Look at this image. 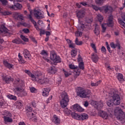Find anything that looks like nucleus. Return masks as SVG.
I'll list each match as a JSON object with an SVG mask.
<instances>
[{
	"instance_id": "obj_15",
	"label": "nucleus",
	"mask_w": 125,
	"mask_h": 125,
	"mask_svg": "<svg viewBox=\"0 0 125 125\" xmlns=\"http://www.w3.org/2000/svg\"><path fill=\"white\" fill-rule=\"evenodd\" d=\"M3 64L4 66L9 69V70H11V69H13L14 65L8 62V60L4 59L3 60Z\"/></svg>"
},
{
	"instance_id": "obj_45",
	"label": "nucleus",
	"mask_w": 125,
	"mask_h": 125,
	"mask_svg": "<svg viewBox=\"0 0 125 125\" xmlns=\"http://www.w3.org/2000/svg\"><path fill=\"white\" fill-rule=\"evenodd\" d=\"M105 44L106 45L107 49L108 50L109 53H112V50H111V48H110V46L108 43V42H105Z\"/></svg>"
},
{
	"instance_id": "obj_6",
	"label": "nucleus",
	"mask_w": 125,
	"mask_h": 125,
	"mask_svg": "<svg viewBox=\"0 0 125 125\" xmlns=\"http://www.w3.org/2000/svg\"><path fill=\"white\" fill-rule=\"evenodd\" d=\"M24 86H25V83L24 82L21 80H17L15 82L14 87L16 91H19L21 92L24 90Z\"/></svg>"
},
{
	"instance_id": "obj_55",
	"label": "nucleus",
	"mask_w": 125,
	"mask_h": 125,
	"mask_svg": "<svg viewBox=\"0 0 125 125\" xmlns=\"http://www.w3.org/2000/svg\"><path fill=\"white\" fill-rule=\"evenodd\" d=\"M78 62H83V58H82V56H81V55L79 54L78 57Z\"/></svg>"
},
{
	"instance_id": "obj_47",
	"label": "nucleus",
	"mask_w": 125,
	"mask_h": 125,
	"mask_svg": "<svg viewBox=\"0 0 125 125\" xmlns=\"http://www.w3.org/2000/svg\"><path fill=\"white\" fill-rule=\"evenodd\" d=\"M83 35V33L82 32H80L79 31L75 32V36L76 37H81Z\"/></svg>"
},
{
	"instance_id": "obj_10",
	"label": "nucleus",
	"mask_w": 125,
	"mask_h": 125,
	"mask_svg": "<svg viewBox=\"0 0 125 125\" xmlns=\"http://www.w3.org/2000/svg\"><path fill=\"white\" fill-rule=\"evenodd\" d=\"M33 81H36V82H38L41 84H43V83H48V80L47 79L43 78V75H42V78H41V76L38 74L36 75L35 78H34Z\"/></svg>"
},
{
	"instance_id": "obj_50",
	"label": "nucleus",
	"mask_w": 125,
	"mask_h": 125,
	"mask_svg": "<svg viewBox=\"0 0 125 125\" xmlns=\"http://www.w3.org/2000/svg\"><path fill=\"white\" fill-rule=\"evenodd\" d=\"M30 90L32 93H36V91H37V89L34 87H32L30 88Z\"/></svg>"
},
{
	"instance_id": "obj_62",
	"label": "nucleus",
	"mask_w": 125,
	"mask_h": 125,
	"mask_svg": "<svg viewBox=\"0 0 125 125\" xmlns=\"http://www.w3.org/2000/svg\"><path fill=\"white\" fill-rule=\"evenodd\" d=\"M121 18L124 20V21H125V13H122L121 14Z\"/></svg>"
},
{
	"instance_id": "obj_58",
	"label": "nucleus",
	"mask_w": 125,
	"mask_h": 125,
	"mask_svg": "<svg viewBox=\"0 0 125 125\" xmlns=\"http://www.w3.org/2000/svg\"><path fill=\"white\" fill-rule=\"evenodd\" d=\"M101 51L103 53H106V51H107L106 48L104 46H102L101 48Z\"/></svg>"
},
{
	"instance_id": "obj_35",
	"label": "nucleus",
	"mask_w": 125,
	"mask_h": 125,
	"mask_svg": "<svg viewBox=\"0 0 125 125\" xmlns=\"http://www.w3.org/2000/svg\"><path fill=\"white\" fill-rule=\"evenodd\" d=\"M95 104L97 106V109H101V108H102V107H103V102H102V101H100L99 102H96L95 103Z\"/></svg>"
},
{
	"instance_id": "obj_16",
	"label": "nucleus",
	"mask_w": 125,
	"mask_h": 125,
	"mask_svg": "<svg viewBox=\"0 0 125 125\" xmlns=\"http://www.w3.org/2000/svg\"><path fill=\"white\" fill-rule=\"evenodd\" d=\"M52 122L55 124V125H60L61 120L58 116L56 115H54L52 119Z\"/></svg>"
},
{
	"instance_id": "obj_49",
	"label": "nucleus",
	"mask_w": 125,
	"mask_h": 125,
	"mask_svg": "<svg viewBox=\"0 0 125 125\" xmlns=\"http://www.w3.org/2000/svg\"><path fill=\"white\" fill-rule=\"evenodd\" d=\"M91 46L92 48L94 49V52L97 53V50H96V47L95 46V44H94V43H91Z\"/></svg>"
},
{
	"instance_id": "obj_9",
	"label": "nucleus",
	"mask_w": 125,
	"mask_h": 125,
	"mask_svg": "<svg viewBox=\"0 0 125 125\" xmlns=\"http://www.w3.org/2000/svg\"><path fill=\"white\" fill-rule=\"evenodd\" d=\"M115 114L117 116V118L119 119V120H123L125 119V112L123 111L122 108L120 107H116L114 110Z\"/></svg>"
},
{
	"instance_id": "obj_24",
	"label": "nucleus",
	"mask_w": 125,
	"mask_h": 125,
	"mask_svg": "<svg viewBox=\"0 0 125 125\" xmlns=\"http://www.w3.org/2000/svg\"><path fill=\"white\" fill-rule=\"evenodd\" d=\"M48 73L54 75L56 72H57V69L54 66L51 67L48 70Z\"/></svg>"
},
{
	"instance_id": "obj_48",
	"label": "nucleus",
	"mask_w": 125,
	"mask_h": 125,
	"mask_svg": "<svg viewBox=\"0 0 125 125\" xmlns=\"http://www.w3.org/2000/svg\"><path fill=\"white\" fill-rule=\"evenodd\" d=\"M63 112H64V113H65V114H71V113H72V111L70 110V109H68V108H65L63 110Z\"/></svg>"
},
{
	"instance_id": "obj_14",
	"label": "nucleus",
	"mask_w": 125,
	"mask_h": 125,
	"mask_svg": "<svg viewBox=\"0 0 125 125\" xmlns=\"http://www.w3.org/2000/svg\"><path fill=\"white\" fill-rule=\"evenodd\" d=\"M2 80L3 82H5L6 83H9L10 82H13V78H11V77L8 76L7 75L2 76Z\"/></svg>"
},
{
	"instance_id": "obj_34",
	"label": "nucleus",
	"mask_w": 125,
	"mask_h": 125,
	"mask_svg": "<svg viewBox=\"0 0 125 125\" xmlns=\"http://www.w3.org/2000/svg\"><path fill=\"white\" fill-rule=\"evenodd\" d=\"M94 33L96 36H98L100 34V28L99 27L96 26L94 30Z\"/></svg>"
},
{
	"instance_id": "obj_21",
	"label": "nucleus",
	"mask_w": 125,
	"mask_h": 125,
	"mask_svg": "<svg viewBox=\"0 0 125 125\" xmlns=\"http://www.w3.org/2000/svg\"><path fill=\"white\" fill-rule=\"evenodd\" d=\"M110 47L111 48H113L115 49V48H118L120 50L121 49V45L119 44V43H117L116 44L114 43V42H112L110 43Z\"/></svg>"
},
{
	"instance_id": "obj_37",
	"label": "nucleus",
	"mask_w": 125,
	"mask_h": 125,
	"mask_svg": "<svg viewBox=\"0 0 125 125\" xmlns=\"http://www.w3.org/2000/svg\"><path fill=\"white\" fill-rule=\"evenodd\" d=\"M101 80H99V81H97L96 83H94L93 82L91 83V86H98L100 83H101Z\"/></svg>"
},
{
	"instance_id": "obj_46",
	"label": "nucleus",
	"mask_w": 125,
	"mask_h": 125,
	"mask_svg": "<svg viewBox=\"0 0 125 125\" xmlns=\"http://www.w3.org/2000/svg\"><path fill=\"white\" fill-rule=\"evenodd\" d=\"M62 72H63L65 78H67V77H69V76H70V73H69V72H68V71H66L64 69H63Z\"/></svg>"
},
{
	"instance_id": "obj_20",
	"label": "nucleus",
	"mask_w": 125,
	"mask_h": 125,
	"mask_svg": "<svg viewBox=\"0 0 125 125\" xmlns=\"http://www.w3.org/2000/svg\"><path fill=\"white\" fill-rule=\"evenodd\" d=\"M88 119V115L86 113H82L80 114L79 121H84Z\"/></svg>"
},
{
	"instance_id": "obj_57",
	"label": "nucleus",
	"mask_w": 125,
	"mask_h": 125,
	"mask_svg": "<svg viewBox=\"0 0 125 125\" xmlns=\"http://www.w3.org/2000/svg\"><path fill=\"white\" fill-rule=\"evenodd\" d=\"M41 54H42V55H43V56H45L46 57L47 56V52H46L45 50H42L41 53Z\"/></svg>"
},
{
	"instance_id": "obj_27",
	"label": "nucleus",
	"mask_w": 125,
	"mask_h": 125,
	"mask_svg": "<svg viewBox=\"0 0 125 125\" xmlns=\"http://www.w3.org/2000/svg\"><path fill=\"white\" fill-rule=\"evenodd\" d=\"M18 56H19V62L20 64H25V63H26V61L24 60V59H23V57H22L20 55V53H19Z\"/></svg>"
},
{
	"instance_id": "obj_41",
	"label": "nucleus",
	"mask_w": 125,
	"mask_h": 125,
	"mask_svg": "<svg viewBox=\"0 0 125 125\" xmlns=\"http://www.w3.org/2000/svg\"><path fill=\"white\" fill-rule=\"evenodd\" d=\"M97 18L98 21L100 22V23H101V22L103 21V19H104L103 16H102V15H101V14H98L97 16Z\"/></svg>"
},
{
	"instance_id": "obj_43",
	"label": "nucleus",
	"mask_w": 125,
	"mask_h": 125,
	"mask_svg": "<svg viewBox=\"0 0 125 125\" xmlns=\"http://www.w3.org/2000/svg\"><path fill=\"white\" fill-rule=\"evenodd\" d=\"M118 23L121 25V26H123L124 28H125V23L121 19H118Z\"/></svg>"
},
{
	"instance_id": "obj_25",
	"label": "nucleus",
	"mask_w": 125,
	"mask_h": 125,
	"mask_svg": "<svg viewBox=\"0 0 125 125\" xmlns=\"http://www.w3.org/2000/svg\"><path fill=\"white\" fill-rule=\"evenodd\" d=\"M24 73H25V74H27V75H28L29 76V77H31V78L33 79V81L35 79H36V76H35V75L32 74V73L31 72V71L30 70H24Z\"/></svg>"
},
{
	"instance_id": "obj_36",
	"label": "nucleus",
	"mask_w": 125,
	"mask_h": 125,
	"mask_svg": "<svg viewBox=\"0 0 125 125\" xmlns=\"http://www.w3.org/2000/svg\"><path fill=\"white\" fill-rule=\"evenodd\" d=\"M16 105H17V107L19 108V109H21L22 106H23V104H22V101H18L16 102Z\"/></svg>"
},
{
	"instance_id": "obj_54",
	"label": "nucleus",
	"mask_w": 125,
	"mask_h": 125,
	"mask_svg": "<svg viewBox=\"0 0 125 125\" xmlns=\"http://www.w3.org/2000/svg\"><path fill=\"white\" fill-rule=\"evenodd\" d=\"M22 32H23L24 34H28V33H30V30L28 28H24L22 29Z\"/></svg>"
},
{
	"instance_id": "obj_1",
	"label": "nucleus",
	"mask_w": 125,
	"mask_h": 125,
	"mask_svg": "<svg viewBox=\"0 0 125 125\" xmlns=\"http://www.w3.org/2000/svg\"><path fill=\"white\" fill-rule=\"evenodd\" d=\"M109 98H112L107 101L106 104L108 107H112L113 105L118 106L121 104V97L118 94V90L112 89L108 94Z\"/></svg>"
},
{
	"instance_id": "obj_19",
	"label": "nucleus",
	"mask_w": 125,
	"mask_h": 125,
	"mask_svg": "<svg viewBox=\"0 0 125 125\" xmlns=\"http://www.w3.org/2000/svg\"><path fill=\"white\" fill-rule=\"evenodd\" d=\"M73 109L75 111L77 112H83V108H82L81 106L79 104H74L73 105Z\"/></svg>"
},
{
	"instance_id": "obj_31",
	"label": "nucleus",
	"mask_w": 125,
	"mask_h": 125,
	"mask_svg": "<svg viewBox=\"0 0 125 125\" xmlns=\"http://www.w3.org/2000/svg\"><path fill=\"white\" fill-rule=\"evenodd\" d=\"M113 8L111 6H106L104 8V11L105 13H110L112 12Z\"/></svg>"
},
{
	"instance_id": "obj_32",
	"label": "nucleus",
	"mask_w": 125,
	"mask_h": 125,
	"mask_svg": "<svg viewBox=\"0 0 125 125\" xmlns=\"http://www.w3.org/2000/svg\"><path fill=\"white\" fill-rule=\"evenodd\" d=\"M53 62L54 63H61L62 60L61 58H60V56L57 55L56 57L54 59V60H53Z\"/></svg>"
},
{
	"instance_id": "obj_63",
	"label": "nucleus",
	"mask_w": 125,
	"mask_h": 125,
	"mask_svg": "<svg viewBox=\"0 0 125 125\" xmlns=\"http://www.w3.org/2000/svg\"><path fill=\"white\" fill-rule=\"evenodd\" d=\"M89 105L88 102V101H85L83 104V105L84 107H88Z\"/></svg>"
},
{
	"instance_id": "obj_40",
	"label": "nucleus",
	"mask_w": 125,
	"mask_h": 125,
	"mask_svg": "<svg viewBox=\"0 0 125 125\" xmlns=\"http://www.w3.org/2000/svg\"><path fill=\"white\" fill-rule=\"evenodd\" d=\"M75 42L77 45H82L83 44V41H79L78 38H76Z\"/></svg>"
},
{
	"instance_id": "obj_7",
	"label": "nucleus",
	"mask_w": 125,
	"mask_h": 125,
	"mask_svg": "<svg viewBox=\"0 0 125 125\" xmlns=\"http://www.w3.org/2000/svg\"><path fill=\"white\" fill-rule=\"evenodd\" d=\"M1 115L3 116V119H4V121L5 123H12L13 120L11 117H12V114L9 112V111L5 110L4 112L1 113Z\"/></svg>"
},
{
	"instance_id": "obj_30",
	"label": "nucleus",
	"mask_w": 125,
	"mask_h": 125,
	"mask_svg": "<svg viewBox=\"0 0 125 125\" xmlns=\"http://www.w3.org/2000/svg\"><path fill=\"white\" fill-rule=\"evenodd\" d=\"M15 8H18V9H21L22 8V5L19 3H16L15 5H12L11 6V8L13 9H15Z\"/></svg>"
},
{
	"instance_id": "obj_22",
	"label": "nucleus",
	"mask_w": 125,
	"mask_h": 125,
	"mask_svg": "<svg viewBox=\"0 0 125 125\" xmlns=\"http://www.w3.org/2000/svg\"><path fill=\"white\" fill-rule=\"evenodd\" d=\"M91 59L93 62L94 63H97L98 62V60H99V57L96 54H92L91 55Z\"/></svg>"
},
{
	"instance_id": "obj_51",
	"label": "nucleus",
	"mask_w": 125,
	"mask_h": 125,
	"mask_svg": "<svg viewBox=\"0 0 125 125\" xmlns=\"http://www.w3.org/2000/svg\"><path fill=\"white\" fill-rule=\"evenodd\" d=\"M2 14L5 16L6 15H10V14H11V12L9 11H4L2 13Z\"/></svg>"
},
{
	"instance_id": "obj_61",
	"label": "nucleus",
	"mask_w": 125,
	"mask_h": 125,
	"mask_svg": "<svg viewBox=\"0 0 125 125\" xmlns=\"http://www.w3.org/2000/svg\"><path fill=\"white\" fill-rule=\"evenodd\" d=\"M0 1L5 5L7 3V0H0Z\"/></svg>"
},
{
	"instance_id": "obj_53",
	"label": "nucleus",
	"mask_w": 125,
	"mask_h": 125,
	"mask_svg": "<svg viewBox=\"0 0 125 125\" xmlns=\"http://www.w3.org/2000/svg\"><path fill=\"white\" fill-rule=\"evenodd\" d=\"M69 67L70 69H72V70L78 69V66H75L74 64H70Z\"/></svg>"
},
{
	"instance_id": "obj_29",
	"label": "nucleus",
	"mask_w": 125,
	"mask_h": 125,
	"mask_svg": "<svg viewBox=\"0 0 125 125\" xmlns=\"http://www.w3.org/2000/svg\"><path fill=\"white\" fill-rule=\"evenodd\" d=\"M57 56V54H56V53H55V52H54V51H51L50 54V57L51 60H52V61H53V60Z\"/></svg>"
},
{
	"instance_id": "obj_60",
	"label": "nucleus",
	"mask_w": 125,
	"mask_h": 125,
	"mask_svg": "<svg viewBox=\"0 0 125 125\" xmlns=\"http://www.w3.org/2000/svg\"><path fill=\"white\" fill-rule=\"evenodd\" d=\"M52 99V96H50L46 100V103L48 104V103H50V100Z\"/></svg>"
},
{
	"instance_id": "obj_64",
	"label": "nucleus",
	"mask_w": 125,
	"mask_h": 125,
	"mask_svg": "<svg viewBox=\"0 0 125 125\" xmlns=\"http://www.w3.org/2000/svg\"><path fill=\"white\" fill-rule=\"evenodd\" d=\"M83 6H86L87 5V3L86 2H81L80 3Z\"/></svg>"
},
{
	"instance_id": "obj_52",
	"label": "nucleus",
	"mask_w": 125,
	"mask_h": 125,
	"mask_svg": "<svg viewBox=\"0 0 125 125\" xmlns=\"http://www.w3.org/2000/svg\"><path fill=\"white\" fill-rule=\"evenodd\" d=\"M91 7H92L93 9H94L96 11L99 10V7H97V6L95 5H92Z\"/></svg>"
},
{
	"instance_id": "obj_18",
	"label": "nucleus",
	"mask_w": 125,
	"mask_h": 125,
	"mask_svg": "<svg viewBox=\"0 0 125 125\" xmlns=\"http://www.w3.org/2000/svg\"><path fill=\"white\" fill-rule=\"evenodd\" d=\"M100 117L104 120H107V119H109V117H110V115L108 114L107 112L103 111L100 112Z\"/></svg>"
},
{
	"instance_id": "obj_4",
	"label": "nucleus",
	"mask_w": 125,
	"mask_h": 125,
	"mask_svg": "<svg viewBox=\"0 0 125 125\" xmlns=\"http://www.w3.org/2000/svg\"><path fill=\"white\" fill-rule=\"evenodd\" d=\"M61 100L60 103L62 108H65L67 107L68 103L69 102V97L66 92H62L61 94Z\"/></svg>"
},
{
	"instance_id": "obj_13",
	"label": "nucleus",
	"mask_w": 125,
	"mask_h": 125,
	"mask_svg": "<svg viewBox=\"0 0 125 125\" xmlns=\"http://www.w3.org/2000/svg\"><path fill=\"white\" fill-rule=\"evenodd\" d=\"M7 33H8V30L4 26L0 29V43H2L4 42L0 36H2V34H7Z\"/></svg>"
},
{
	"instance_id": "obj_26",
	"label": "nucleus",
	"mask_w": 125,
	"mask_h": 125,
	"mask_svg": "<svg viewBox=\"0 0 125 125\" xmlns=\"http://www.w3.org/2000/svg\"><path fill=\"white\" fill-rule=\"evenodd\" d=\"M117 79L120 83H124L125 79H124V76L121 73H118L117 75Z\"/></svg>"
},
{
	"instance_id": "obj_3",
	"label": "nucleus",
	"mask_w": 125,
	"mask_h": 125,
	"mask_svg": "<svg viewBox=\"0 0 125 125\" xmlns=\"http://www.w3.org/2000/svg\"><path fill=\"white\" fill-rule=\"evenodd\" d=\"M36 104L35 102H32L27 105L26 108V115L28 117L34 118L37 115V110H34L33 111V107H36Z\"/></svg>"
},
{
	"instance_id": "obj_56",
	"label": "nucleus",
	"mask_w": 125,
	"mask_h": 125,
	"mask_svg": "<svg viewBox=\"0 0 125 125\" xmlns=\"http://www.w3.org/2000/svg\"><path fill=\"white\" fill-rule=\"evenodd\" d=\"M40 35L42 36V35H45V30L44 29H40Z\"/></svg>"
},
{
	"instance_id": "obj_12",
	"label": "nucleus",
	"mask_w": 125,
	"mask_h": 125,
	"mask_svg": "<svg viewBox=\"0 0 125 125\" xmlns=\"http://www.w3.org/2000/svg\"><path fill=\"white\" fill-rule=\"evenodd\" d=\"M33 14V13L31 11H30V14L27 15V18L30 20L31 22L34 25L35 28L36 29L37 31H39L40 30V27L38 26L37 24V22L34 20V19H33V17H32V15Z\"/></svg>"
},
{
	"instance_id": "obj_33",
	"label": "nucleus",
	"mask_w": 125,
	"mask_h": 125,
	"mask_svg": "<svg viewBox=\"0 0 125 125\" xmlns=\"http://www.w3.org/2000/svg\"><path fill=\"white\" fill-rule=\"evenodd\" d=\"M7 97L9 99H10V100H13L14 101H16V100H17V97L13 95H7Z\"/></svg>"
},
{
	"instance_id": "obj_44",
	"label": "nucleus",
	"mask_w": 125,
	"mask_h": 125,
	"mask_svg": "<svg viewBox=\"0 0 125 125\" xmlns=\"http://www.w3.org/2000/svg\"><path fill=\"white\" fill-rule=\"evenodd\" d=\"M21 38L23 42H29V39L23 35H21Z\"/></svg>"
},
{
	"instance_id": "obj_11",
	"label": "nucleus",
	"mask_w": 125,
	"mask_h": 125,
	"mask_svg": "<svg viewBox=\"0 0 125 125\" xmlns=\"http://www.w3.org/2000/svg\"><path fill=\"white\" fill-rule=\"evenodd\" d=\"M34 15L38 20L44 18V16L42 14V11L40 9H35L34 12Z\"/></svg>"
},
{
	"instance_id": "obj_42",
	"label": "nucleus",
	"mask_w": 125,
	"mask_h": 125,
	"mask_svg": "<svg viewBox=\"0 0 125 125\" xmlns=\"http://www.w3.org/2000/svg\"><path fill=\"white\" fill-rule=\"evenodd\" d=\"M71 55L72 57L75 58L77 56V51L75 50H71Z\"/></svg>"
},
{
	"instance_id": "obj_17",
	"label": "nucleus",
	"mask_w": 125,
	"mask_h": 125,
	"mask_svg": "<svg viewBox=\"0 0 125 125\" xmlns=\"http://www.w3.org/2000/svg\"><path fill=\"white\" fill-rule=\"evenodd\" d=\"M42 95L45 97H46L49 95V92L50 91V87H47L42 89Z\"/></svg>"
},
{
	"instance_id": "obj_28",
	"label": "nucleus",
	"mask_w": 125,
	"mask_h": 125,
	"mask_svg": "<svg viewBox=\"0 0 125 125\" xmlns=\"http://www.w3.org/2000/svg\"><path fill=\"white\" fill-rule=\"evenodd\" d=\"M71 117H72L73 119H76V120H78L79 121H80V114H78L77 113H76L75 112H72Z\"/></svg>"
},
{
	"instance_id": "obj_5",
	"label": "nucleus",
	"mask_w": 125,
	"mask_h": 125,
	"mask_svg": "<svg viewBox=\"0 0 125 125\" xmlns=\"http://www.w3.org/2000/svg\"><path fill=\"white\" fill-rule=\"evenodd\" d=\"M91 93L90 90L81 89L77 91V95L81 98H88L90 97Z\"/></svg>"
},
{
	"instance_id": "obj_8",
	"label": "nucleus",
	"mask_w": 125,
	"mask_h": 125,
	"mask_svg": "<svg viewBox=\"0 0 125 125\" xmlns=\"http://www.w3.org/2000/svg\"><path fill=\"white\" fill-rule=\"evenodd\" d=\"M114 18L112 15L109 16L107 20L106 21V23L103 24L102 25V28L103 29V33H104L106 31V26L105 25H107L109 27H113L114 25V21H113Z\"/></svg>"
},
{
	"instance_id": "obj_23",
	"label": "nucleus",
	"mask_w": 125,
	"mask_h": 125,
	"mask_svg": "<svg viewBox=\"0 0 125 125\" xmlns=\"http://www.w3.org/2000/svg\"><path fill=\"white\" fill-rule=\"evenodd\" d=\"M23 54L24 58H28V59L30 58V56H31V54H30V52L28 51L27 49H25L23 51Z\"/></svg>"
},
{
	"instance_id": "obj_38",
	"label": "nucleus",
	"mask_w": 125,
	"mask_h": 125,
	"mask_svg": "<svg viewBox=\"0 0 125 125\" xmlns=\"http://www.w3.org/2000/svg\"><path fill=\"white\" fill-rule=\"evenodd\" d=\"M104 1V0H95L96 3L98 5H102Z\"/></svg>"
},
{
	"instance_id": "obj_2",
	"label": "nucleus",
	"mask_w": 125,
	"mask_h": 125,
	"mask_svg": "<svg viewBox=\"0 0 125 125\" xmlns=\"http://www.w3.org/2000/svg\"><path fill=\"white\" fill-rule=\"evenodd\" d=\"M77 17L78 18L79 27L81 31H88L90 29L89 23L92 22V21H90L88 23H84L80 19H83L85 15V12L83 10H80L76 12Z\"/></svg>"
},
{
	"instance_id": "obj_39",
	"label": "nucleus",
	"mask_w": 125,
	"mask_h": 125,
	"mask_svg": "<svg viewBox=\"0 0 125 125\" xmlns=\"http://www.w3.org/2000/svg\"><path fill=\"white\" fill-rule=\"evenodd\" d=\"M79 68H80L81 70H84V63L83 62L79 63Z\"/></svg>"
},
{
	"instance_id": "obj_59",
	"label": "nucleus",
	"mask_w": 125,
	"mask_h": 125,
	"mask_svg": "<svg viewBox=\"0 0 125 125\" xmlns=\"http://www.w3.org/2000/svg\"><path fill=\"white\" fill-rule=\"evenodd\" d=\"M69 47L70 48H75V44L74 43H73V42H72L70 44H69Z\"/></svg>"
}]
</instances>
